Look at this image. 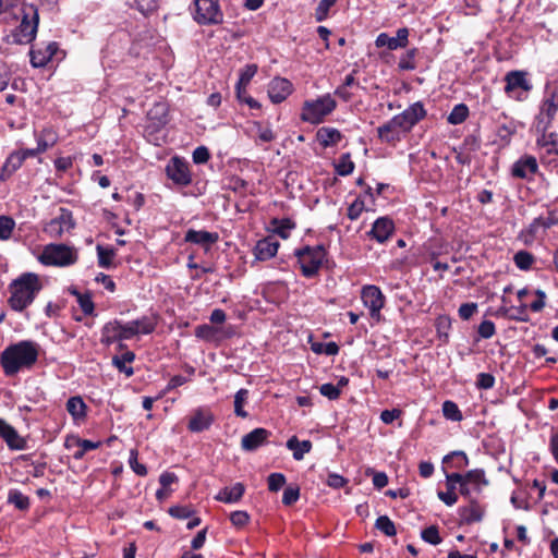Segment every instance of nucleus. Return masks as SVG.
Listing matches in <instances>:
<instances>
[{"instance_id": "2eb2a0df", "label": "nucleus", "mask_w": 558, "mask_h": 558, "mask_svg": "<svg viewBox=\"0 0 558 558\" xmlns=\"http://www.w3.org/2000/svg\"><path fill=\"white\" fill-rule=\"evenodd\" d=\"M166 173L177 185L186 186L192 182L189 163L179 157L171 158L166 166Z\"/></svg>"}, {"instance_id": "f3484780", "label": "nucleus", "mask_w": 558, "mask_h": 558, "mask_svg": "<svg viewBox=\"0 0 558 558\" xmlns=\"http://www.w3.org/2000/svg\"><path fill=\"white\" fill-rule=\"evenodd\" d=\"M215 422L214 413L207 408H197L193 411L187 428L192 433H201L210 428Z\"/></svg>"}, {"instance_id": "20e7f679", "label": "nucleus", "mask_w": 558, "mask_h": 558, "mask_svg": "<svg viewBox=\"0 0 558 558\" xmlns=\"http://www.w3.org/2000/svg\"><path fill=\"white\" fill-rule=\"evenodd\" d=\"M20 24L11 32L8 36L9 43L16 45H26L32 43L37 33L38 28V11L33 4L24 8V11L20 13Z\"/></svg>"}, {"instance_id": "f704fd0d", "label": "nucleus", "mask_w": 558, "mask_h": 558, "mask_svg": "<svg viewBox=\"0 0 558 558\" xmlns=\"http://www.w3.org/2000/svg\"><path fill=\"white\" fill-rule=\"evenodd\" d=\"M57 143V135L51 129H45L37 136V150L45 153Z\"/></svg>"}, {"instance_id": "f03ea898", "label": "nucleus", "mask_w": 558, "mask_h": 558, "mask_svg": "<svg viewBox=\"0 0 558 558\" xmlns=\"http://www.w3.org/2000/svg\"><path fill=\"white\" fill-rule=\"evenodd\" d=\"M39 345L31 340H22L8 345L1 353L0 364L7 376H14L23 368H32L37 362Z\"/></svg>"}, {"instance_id": "9d476101", "label": "nucleus", "mask_w": 558, "mask_h": 558, "mask_svg": "<svg viewBox=\"0 0 558 558\" xmlns=\"http://www.w3.org/2000/svg\"><path fill=\"white\" fill-rule=\"evenodd\" d=\"M136 336L131 322L122 324L119 320L107 323L101 329V343L110 345L117 341L130 340Z\"/></svg>"}, {"instance_id": "dca6fc26", "label": "nucleus", "mask_w": 558, "mask_h": 558, "mask_svg": "<svg viewBox=\"0 0 558 558\" xmlns=\"http://www.w3.org/2000/svg\"><path fill=\"white\" fill-rule=\"evenodd\" d=\"M538 171V163L534 156L524 155L519 158L511 168V174L514 178L523 180H532L534 174Z\"/></svg>"}, {"instance_id": "e433bc0d", "label": "nucleus", "mask_w": 558, "mask_h": 558, "mask_svg": "<svg viewBox=\"0 0 558 558\" xmlns=\"http://www.w3.org/2000/svg\"><path fill=\"white\" fill-rule=\"evenodd\" d=\"M444 463H451V468L463 470L469 465V458L464 451H452L445 456Z\"/></svg>"}, {"instance_id": "4468645a", "label": "nucleus", "mask_w": 558, "mask_h": 558, "mask_svg": "<svg viewBox=\"0 0 558 558\" xmlns=\"http://www.w3.org/2000/svg\"><path fill=\"white\" fill-rule=\"evenodd\" d=\"M361 299L365 307L369 310L373 319L379 322L380 311L385 306V295L376 286H365L361 291Z\"/></svg>"}, {"instance_id": "69168bd1", "label": "nucleus", "mask_w": 558, "mask_h": 558, "mask_svg": "<svg viewBox=\"0 0 558 558\" xmlns=\"http://www.w3.org/2000/svg\"><path fill=\"white\" fill-rule=\"evenodd\" d=\"M495 385V377L489 373H480L476 377V387L478 389H492Z\"/></svg>"}, {"instance_id": "4be33fe9", "label": "nucleus", "mask_w": 558, "mask_h": 558, "mask_svg": "<svg viewBox=\"0 0 558 558\" xmlns=\"http://www.w3.org/2000/svg\"><path fill=\"white\" fill-rule=\"evenodd\" d=\"M269 436V430L262 427L255 428L242 437L241 447L244 451H255L267 442Z\"/></svg>"}, {"instance_id": "de8ad7c7", "label": "nucleus", "mask_w": 558, "mask_h": 558, "mask_svg": "<svg viewBox=\"0 0 558 558\" xmlns=\"http://www.w3.org/2000/svg\"><path fill=\"white\" fill-rule=\"evenodd\" d=\"M14 228L15 221L12 217L5 215L0 216V240H9L12 235Z\"/></svg>"}, {"instance_id": "393cba45", "label": "nucleus", "mask_w": 558, "mask_h": 558, "mask_svg": "<svg viewBox=\"0 0 558 558\" xmlns=\"http://www.w3.org/2000/svg\"><path fill=\"white\" fill-rule=\"evenodd\" d=\"M247 134L254 138L255 143H269L276 138V134L269 125L262 122H253L247 130Z\"/></svg>"}, {"instance_id": "864d4df0", "label": "nucleus", "mask_w": 558, "mask_h": 558, "mask_svg": "<svg viewBox=\"0 0 558 558\" xmlns=\"http://www.w3.org/2000/svg\"><path fill=\"white\" fill-rule=\"evenodd\" d=\"M421 537L424 542L432 545H438L441 543V537L439 536L438 529L435 525H430L424 529L421 532Z\"/></svg>"}, {"instance_id": "774afa93", "label": "nucleus", "mask_w": 558, "mask_h": 558, "mask_svg": "<svg viewBox=\"0 0 558 558\" xmlns=\"http://www.w3.org/2000/svg\"><path fill=\"white\" fill-rule=\"evenodd\" d=\"M216 333V330L213 326L208 324L198 325L195 328V336L203 340H211Z\"/></svg>"}, {"instance_id": "412c9836", "label": "nucleus", "mask_w": 558, "mask_h": 558, "mask_svg": "<svg viewBox=\"0 0 558 558\" xmlns=\"http://www.w3.org/2000/svg\"><path fill=\"white\" fill-rule=\"evenodd\" d=\"M469 501L468 506L458 509L460 524H472L483 520L484 508L477 502L476 498H471Z\"/></svg>"}, {"instance_id": "09e8293b", "label": "nucleus", "mask_w": 558, "mask_h": 558, "mask_svg": "<svg viewBox=\"0 0 558 558\" xmlns=\"http://www.w3.org/2000/svg\"><path fill=\"white\" fill-rule=\"evenodd\" d=\"M98 265L101 268H110L112 260L116 255L112 248H106L101 245H97Z\"/></svg>"}, {"instance_id": "4c0bfd02", "label": "nucleus", "mask_w": 558, "mask_h": 558, "mask_svg": "<svg viewBox=\"0 0 558 558\" xmlns=\"http://www.w3.org/2000/svg\"><path fill=\"white\" fill-rule=\"evenodd\" d=\"M257 69L258 68L256 64H247L244 66L243 70H241L239 82L236 84V92L239 98H241V89L245 88L250 84L251 80L256 74Z\"/></svg>"}, {"instance_id": "39448f33", "label": "nucleus", "mask_w": 558, "mask_h": 558, "mask_svg": "<svg viewBox=\"0 0 558 558\" xmlns=\"http://www.w3.org/2000/svg\"><path fill=\"white\" fill-rule=\"evenodd\" d=\"M77 250L63 243L47 244L38 257L43 265L57 267L71 266L77 262Z\"/></svg>"}, {"instance_id": "7c9ffc66", "label": "nucleus", "mask_w": 558, "mask_h": 558, "mask_svg": "<svg viewBox=\"0 0 558 558\" xmlns=\"http://www.w3.org/2000/svg\"><path fill=\"white\" fill-rule=\"evenodd\" d=\"M27 5L24 0H0V15H4V17L12 16L19 20L20 13Z\"/></svg>"}, {"instance_id": "a18cd8bd", "label": "nucleus", "mask_w": 558, "mask_h": 558, "mask_svg": "<svg viewBox=\"0 0 558 558\" xmlns=\"http://www.w3.org/2000/svg\"><path fill=\"white\" fill-rule=\"evenodd\" d=\"M8 501L19 510H26L29 507V498L17 489H11L8 495Z\"/></svg>"}, {"instance_id": "58836bf2", "label": "nucleus", "mask_w": 558, "mask_h": 558, "mask_svg": "<svg viewBox=\"0 0 558 558\" xmlns=\"http://www.w3.org/2000/svg\"><path fill=\"white\" fill-rule=\"evenodd\" d=\"M31 63L34 68L45 66L51 59V51H44L41 49H32L31 52Z\"/></svg>"}, {"instance_id": "680f3d73", "label": "nucleus", "mask_w": 558, "mask_h": 558, "mask_svg": "<svg viewBox=\"0 0 558 558\" xmlns=\"http://www.w3.org/2000/svg\"><path fill=\"white\" fill-rule=\"evenodd\" d=\"M168 512L171 517L183 520L192 517L194 510L190 506H173Z\"/></svg>"}, {"instance_id": "c756f323", "label": "nucleus", "mask_w": 558, "mask_h": 558, "mask_svg": "<svg viewBox=\"0 0 558 558\" xmlns=\"http://www.w3.org/2000/svg\"><path fill=\"white\" fill-rule=\"evenodd\" d=\"M23 156L19 151L12 153L5 160L0 172V180L5 181L23 165Z\"/></svg>"}, {"instance_id": "5701e85b", "label": "nucleus", "mask_w": 558, "mask_h": 558, "mask_svg": "<svg viewBox=\"0 0 558 558\" xmlns=\"http://www.w3.org/2000/svg\"><path fill=\"white\" fill-rule=\"evenodd\" d=\"M218 240L219 235L217 232H209L205 230L189 229L184 235L185 242L197 244L206 248L216 243Z\"/></svg>"}, {"instance_id": "0e129e2a", "label": "nucleus", "mask_w": 558, "mask_h": 558, "mask_svg": "<svg viewBox=\"0 0 558 558\" xmlns=\"http://www.w3.org/2000/svg\"><path fill=\"white\" fill-rule=\"evenodd\" d=\"M299 498H300L299 487L288 486L283 490L282 504L286 506H291V505L295 504L299 500Z\"/></svg>"}, {"instance_id": "b1692460", "label": "nucleus", "mask_w": 558, "mask_h": 558, "mask_svg": "<svg viewBox=\"0 0 558 558\" xmlns=\"http://www.w3.org/2000/svg\"><path fill=\"white\" fill-rule=\"evenodd\" d=\"M279 245V242L271 238L259 240L254 247L255 258L257 260H268L272 258L277 254Z\"/></svg>"}, {"instance_id": "ddd939ff", "label": "nucleus", "mask_w": 558, "mask_h": 558, "mask_svg": "<svg viewBox=\"0 0 558 558\" xmlns=\"http://www.w3.org/2000/svg\"><path fill=\"white\" fill-rule=\"evenodd\" d=\"M505 92L517 100H524L526 94L532 89L531 82L523 71H511L506 74Z\"/></svg>"}, {"instance_id": "3c124183", "label": "nucleus", "mask_w": 558, "mask_h": 558, "mask_svg": "<svg viewBox=\"0 0 558 558\" xmlns=\"http://www.w3.org/2000/svg\"><path fill=\"white\" fill-rule=\"evenodd\" d=\"M416 53H417L416 48H412V49L408 50L399 60V63H398L399 69L403 70V71L414 70L416 68V64L414 61Z\"/></svg>"}, {"instance_id": "2f4dec72", "label": "nucleus", "mask_w": 558, "mask_h": 558, "mask_svg": "<svg viewBox=\"0 0 558 558\" xmlns=\"http://www.w3.org/2000/svg\"><path fill=\"white\" fill-rule=\"evenodd\" d=\"M66 411L73 417L78 421L86 417L87 405L80 396H74L66 401Z\"/></svg>"}, {"instance_id": "0eeeda50", "label": "nucleus", "mask_w": 558, "mask_h": 558, "mask_svg": "<svg viewBox=\"0 0 558 558\" xmlns=\"http://www.w3.org/2000/svg\"><path fill=\"white\" fill-rule=\"evenodd\" d=\"M301 272L305 278L315 277L326 257V250L323 245L303 246L294 251Z\"/></svg>"}, {"instance_id": "37998d69", "label": "nucleus", "mask_w": 558, "mask_h": 558, "mask_svg": "<svg viewBox=\"0 0 558 558\" xmlns=\"http://www.w3.org/2000/svg\"><path fill=\"white\" fill-rule=\"evenodd\" d=\"M131 325L133 329L136 330V336L140 333L149 335L155 330V324L150 318L146 316H143L135 320H131Z\"/></svg>"}, {"instance_id": "a19ab883", "label": "nucleus", "mask_w": 558, "mask_h": 558, "mask_svg": "<svg viewBox=\"0 0 558 558\" xmlns=\"http://www.w3.org/2000/svg\"><path fill=\"white\" fill-rule=\"evenodd\" d=\"M248 398V390L247 389H240L236 391L234 396V413L236 416L245 418L247 417V412L244 411L243 405L246 403Z\"/></svg>"}, {"instance_id": "aec40b11", "label": "nucleus", "mask_w": 558, "mask_h": 558, "mask_svg": "<svg viewBox=\"0 0 558 558\" xmlns=\"http://www.w3.org/2000/svg\"><path fill=\"white\" fill-rule=\"evenodd\" d=\"M292 93V84L283 77H275L268 86V96L274 104H280Z\"/></svg>"}, {"instance_id": "72a5a7b5", "label": "nucleus", "mask_w": 558, "mask_h": 558, "mask_svg": "<svg viewBox=\"0 0 558 558\" xmlns=\"http://www.w3.org/2000/svg\"><path fill=\"white\" fill-rule=\"evenodd\" d=\"M272 230L276 234L282 239H288L292 229L295 228V223L290 218L272 219Z\"/></svg>"}, {"instance_id": "423d86ee", "label": "nucleus", "mask_w": 558, "mask_h": 558, "mask_svg": "<svg viewBox=\"0 0 558 558\" xmlns=\"http://www.w3.org/2000/svg\"><path fill=\"white\" fill-rule=\"evenodd\" d=\"M337 107L336 100L330 94H325L316 99L306 100L303 104L301 119L311 124H319L325 117L330 114Z\"/></svg>"}, {"instance_id": "c9c22d12", "label": "nucleus", "mask_w": 558, "mask_h": 558, "mask_svg": "<svg viewBox=\"0 0 558 558\" xmlns=\"http://www.w3.org/2000/svg\"><path fill=\"white\" fill-rule=\"evenodd\" d=\"M469 117V108L465 104L456 105L451 112L447 117V121L449 124L457 125L461 124Z\"/></svg>"}, {"instance_id": "79ce46f5", "label": "nucleus", "mask_w": 558, "mask_h": 558, "mask_svg": "<svg viewBox=\"0 0 558 558\" xmlns=\"http://www.w3.org/2000/svg\"><path fill=\"white\" fill-rule=\"evenodd\" d=\"M534 260V256L524 250L517 252L513 256L515 266L521 270H529L532 267Z\"/></svg>"}, {"instance_id": "bb28decb", "label": "nucleus", "mask_w": 558, "mask_h": 558, "mask_svg": "<svg viewBox=\"0 0 558 558\" xmlns=\"http://www.w3.org/2000/svg\"><path fill=\"white\" fill-rule=\"evenodd\" d=\"M316 138L324 148H327L337 145L341 141L342 135L335 128L323 126L318 129Z\"/></svg>"}, {"instance_id": "603ef678", "label": "nucleus", "mask_w": 558, "mask_h": 558, "mask_svg": "<svg viewBox=\"0 0 558 558\" xmlns=\"http://www.w3.org/2000/svg\"><path fill=\"white\" fill-rule=\"evenodd\" d=\"M526 308H527V306L523 304L519 308L520 315H512L511 314L512 308H509V307H506V306H501L500 308H498L496 314L498 316L508 317L510 319H514V320H518V322H527L529 317H527Z\"/></svg>"}, {"instance_id": "a878e982", "label": "nucleus", "mask_w": 558, "mask_h": 558, "mask_svg": "<svg viewBox=\"0 0 558 558\" xmlns=\"http://www.w3.org/2000/svg\"><path fill=\"white\" fill-rule=\"evenodd\" d=\"M245 492V487L242 483H235L231 487L222 488L218 495L215 497L218 501L225 504H234L241 500L243 494Z\"/></svg>"}, {"instance_id": "49530a36", "label": "nucleus", "mask_w": 558, "mask_h": 558, "mask_svg": "<svg viewBox=\"0 0 558 558\" xmlns=\"http://www.w3.org/2000/svg\"><path fill=\"white\" fill-rule=\"evenodd\" d=\"M442 414L447 420L452 422H460L463 417L457 403L450 400L442 403Z\"/></svg>"}, {"instance_id": "1a4fd4ad", "label": "nucleus", "mask_w": 558, "mask_h": 558, "mask_svg": "<svg viewBox=\"0 0 558 558\" xmlns=\"http://www.w3.org/2000/svg\"><path fill=\"white\" fill-rule=\"evenodd\" d=\"M461 477L460 494L466 499L475 498V495H478L489 483L483 469L470 470L461 474Z\"/></svg>"}, {"instance_id": "13d9d810", "label": "nucleus", "mask_w": 558, "mask_h": 558, "mask_svg": "<svg viewBox=\"0 0 558 558\" xmlns=\"http://www.w3.org/2000/svg\"><path fill=\"white\" fill-rule=\"evenodd\" d=\"M73 294L77 296V303L80 304L81 310L84 314L90 315L94 312V303L92 298L88 294H81L77 291L73 290Z\"/></svg>"}, {"instance_id": "473e14b6", "label": "nucleus", "mask_w": 558, "mask_h": 558, "mask_svg": "<svg viewBox=\"0 0 558 558\" xmlns=\"http://www.w3.org/2000/svg\"><path fill=\"white\" fill-rule=\"evenodd\" d=\"M135 360V354L132 351H126L121 355H114L112 357V365L126 377H131L134 374V369L128 366V363H132Z\"/></svg>"}, {"instance_id": "c03bdc74", "label": "nucleus", "mask_w": 558, "mask_h": 558, "mask_svg": "<svg viewBox=\"0 0 558 558\" xmlns=\"http://www.w3.org/2000/svg\"><path fill=\"white\" fill-rule=\"evenodd\" d=\"M354 170V162L351 160L349 153L341 155L336 163V172L341 177L351 174Z\"/></svg>"}, {"instance_id": "7ed1b4c3", "label": "nucleus", "mask_w": 558, "mask_h": 558, "mask_svg": "<svg viewBox=\"0 0 558 558\" xmlns=\"http://www.w3.org/2000/svg\"><path fill=\"white\" fill-rule=\"evenodd\" d=\"M558 112V87L547 84L535 117V128L542 135L536 140L538 147H544V133L551 126Z\"/></svg>"}, {"instance_id": "5fc2aeb1", "label": "nucleus", "mask_w": 558, "mask_h": 558, "mask_svg": "<svg viewBox=\"0 0 558 558\" xmlns=\"http://www.w3.org/2000/svg\"><path fill=\"white\" fill-rule=\"evenodd\" d=\"M375 45L378 48L387 47L389 50H397V49L401 48L400 44L396 40V38L395 37H390L386 33H380L377 36V38L375 40Z\"/></svg>"}, {"instance_id": "6e6d98bb", "label": "nucleus", "mask_w": 558, "mask_h": 558, "mask_svg": "<svg viewBox=\"0 0 558 558\" xmlns=\"http://www.w3.org/2000/svg\"><path fill=\"white\" fill-rule=\"evenodd\" d=\"M337 0H320L316 10L315 19L317 22H323L328 17L330 8L335 5Z\"/></svg>"}, {"instance_id": "6e6552de", "label": "nucleus", "mask_w": 558, "mask_h": 558, "mask_svg": "<svg viewBox=\"0 0 558 558\" xmlns=\"http://www.w3.org/2000/svg\"><path fill=\"white\" fill-rule=\"evenodd\" d=\"M192 16L199 25H217L222 23L223 13L221 12L219 0H194Z\"/></svg>"}, {"instance_id": "9b49d317", "label": "nucleus", "mask_w": 558, "mask_h": 558, "mask_svg": "<svg viewBox=\"0 0 558 558\" xmlns=\"http://www.w3.org/2000/svg\"><path fill=\"white\" fill-rule=\"evenodd\" d=\"M74 227L75 221L72 211L61 207L59 208V214L45 225L44 232L50 238L59 239L64 233L70 232Z\"/></svg>"}, {"instance_id": "e2e57ef3", "label": "nucleus", "mask_w": 558, "mask_h": 558, "mask_svg": "<svg viewBox=\"0 0 558 558\" xmlns=\"http://www.w3.org/2000/svg\"><path fill=\"white\" fill-rule=\"evenodd\" d=\"M267 482L270 492H278L286 484V476L282 473H271Z\"/></svg>"}, {"instance_id": "338daca9", "label": "nucleus", "mask_w": 558, "mask_h": 558, "mask_svg": "<svg viewBox=\"0 0 558 558\" xmlns=\"http://www.w3.org/2000/svg\"><path fill=\"white\" fill-rule=\"evenodd\" d=\"M477 332L481 338L490 339L496 332L495 324L492 320H483L477 328Z\"/></svg>"}, {"instance_id": "052dcab7", "label": "nucleus", "mask_w": 558, "mask_h": 558, "mask_svg": "<svg viewBox=\"0 0 558 558\" xmlns=\"http://www.w3.org/2000/svg\"><path fill=\"white\" fill-rule=\"evenodd\" d=\"M134 1H135L137 10L145 15L155 12L158 9L159 2H160V0H134Z\"/></svg>"}, {"instance_id": "bf43d9fd", "label": "nucleus", "mask_w": 558, "mask_h": 558, "mask_svg": "<svg viewBox=\"0 0 558 558\" xmlns=\"http://www.w3.org/2000/svg\"><path fill=\"white\" fill-rule=\"evenodd\" d=\"M137 450L132 449L130 451L129 464L135 474L138 476H145L147 474V469L144 464L137 461Z\"/></svg>"}, {"instance_id": "8fccbe9b", "label": "nucleus", "mask_w": 558, "mask_h": 558, "mask_svg": "<svg viewBox=\"0 0 558 558\" xmlns=\"http://www.w3.org/2000/svg\"><path fill=\"white\" fill-rule=\"evenodd\" d=\"M375 526L386 536H395L397 534L395 523L387 515L378 517Z\"/></svg>"}, {"instance_id": "cd10ccee", "label": "nucleus", "mask_w": 558, "mask_h": 558, "mask_svg": "<svg viewBox=\"0 0 558 558\" xmlns=\"http://www.w3.org/2000/svg\"><path fill=\"white\" fill-rule=\"evenodd\" d=\"M401 130L395 124L393 118L377 129L378 137L385 143H395L400 141Z\"/></svg>"}, {"instance_id": "f257e3e1", "label": "nucleus", "mask_w": 558, "mask_h": 558, "mask_svg": "<svg viewBox=\"0 0 558 558\" xmlns=\"http://www.w3.org/2000/svg\"><path fill=\"white\" fill-rule=\"evenodd\" d=\"M43 288V281L37 274H21L8 286L9 307L16 313H23L34 303Z\"/></svg>"}, {"instance_id": "a211bd4d", "label": "nucleus", "mask_w": 558, "mask_h": 558, "mask_svg": "<svg viewBox=\"0 0 558 558\" xmlns=\"http://www.w3.org/2000/svg\"><path fill=\"white\" fill-rule=\"evenodd\" d=\"M0 437L10 450H24L27 447V440L3 418H0Z\"/></svg>"}, {"instance_id": "ea45409f", "label": "nucleus", "mask_w": 558, "mask_h": 558, "mask_svg": "<svg viewBox=\"0 0 558 558\" xmlns=\"http://www.w3.org/2000/svg\"><path fill=\"white\" fill-rule=\"evenodd\" d=\"M311 349L316 354H326L328 356L337 355L339 347L336 342H312Z\"/></svg>"}, {"instance_id": "4d7b16f0", "label": "nucleus", "mask_w": 558, "mask_h": 558, "mask_svg": "<svg viewBox=\"0 0 558 558\" xmlns=\"http://www.w3.org/2000/svg\"><path fill=\"white\" fill-rule=\"evenodd\" d=\"M365 209V201L362 197H357L348 208V218L356 220Z\"/></svg>"}, {"instance_id": "c85d7f7f", "label": "nucleus", "mask_w": 558, "mask_h": 558, "mask_svg": "<svg viewBox=\"0 0 558 558\" xmlns=\"http://www.w3.org/2000/svg\"><path fill=\"white\" fill-rule=\"evenodd\" d=\"M287 448L293 452V459L301 461L305 453L312 450L311 440L300 441L296 436H292L287 441Z\"/></svg>"}, {"instance_id": "f8f14e48", "label": "nucleus", "mask_w": 558, "mask_h": 558, "mask_svg": "<svg viewBox=\"0 0 558 558\" xmlns=\"http://www.w3.org/2000/svg\"><path fill=\"white\" fill-rule=\"evenodd\" d=\"M426 117V110L421 101L410 105L401 113L396 114L393 118L395 124L401 130L402 133L410 132L421 120Z\"/></svg>"}, {"instance_id": "6ab92c4d", "label": "nucleus", "mask_w": 558, "mask_h": 558, "mask_svg": "<svg viewBox=\"0 0 558 558\" xmlns=\"http://www.w3.org/2000/svg\"><path fill=\"white\" fill-rule=\"evenodd\" d=\"M395 223L389 217H379L372 226V229L367 232V235L377 241L378 243H385L393 233Z\"/></svg>"}]
</instances>
